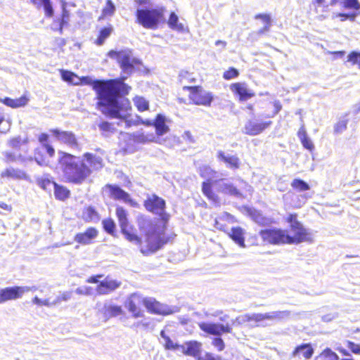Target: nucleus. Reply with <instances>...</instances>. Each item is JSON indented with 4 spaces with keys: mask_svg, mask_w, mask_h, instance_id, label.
<instances>
[{
    "mask_svg": "<svg viewBox=\"0 0 360 360\" xmlns=\"http://www.w3.org/2000/svg\"><path fill=\"white\" fill-rule=\"evenodd\" d=\"M143 304L148 311L159 315H169L175 311L167 304H162L152 297L144 298Z\"/></svg>",
    "mask_w": 360,
    "mask_h": 360,
    "instance_id": "f8f14e48",
    "label": "nucleus"
},
{
    "mask_svg": "<svg viewBox=\"0 0 360 360\" xmlns=\"http://www.w3.org/2000/svg\"><path fill=\"white\" fill-rule=\"evenodd\" d=\"M238 75V71L236 68H231L224 72L223 77L225 79H231L236 77Z\"/></svg>",
    "mask_w": 360,
    "mask_h": 360,
    "instance_id": "864d4df0",
    "label": "nucleus"
},
{
    "mask_svg": "<svg viewBox=\"0 0 360 360\" xmlns=\"http://www.w3.org/2000/svg\"><path fill=\"white\" fill-rule=\"evenodd\" d=\"M108 56L117 60L123 72L127 75L131 74L134 66L140 63L139 60L133 57L131 51L129 49L120 51H110Z\"/></svg>",
    "mask_w": 360,
    "mask_h": 360,
    "instance_id": "6e6552de",
    "label": "nucleus"
},
{
    "mask_svg": "<svg viewBox=\"0 0 360 360\" xmlns=\"http://www.w3.org/2000/svg\"><path fill=\"white\" fill-rule=\"evenodd\" d=\"M212 345L217 349L218 351L221 352L224 350L225 347L224 342L221 338H216L212 341Z\"/></svg>",
    "mask_w": 360,
    "mask_h": 360,
    "instance_id": "4d7b16f0",
    "label": "nucleus"
},
{
    "mask_svg": "<svg viewBox=\"0 0 360 360\" xmlns=\"http://www.w3.org/2000/svg\"><path fill=\"white\" fill-rule=\"evenodd\" d=\"M229 234L233 240H234L240 247H245L244 233L241 228L233 227L231 229V232Z\"/></svg>",
    "mask_w": 360,
    "mask_h": 360,
    "instance_id": "473e14b6",
    "label": "nucleus"
},
{
    "mask_svg": "<svg viewBox=\"0 0 360 360\" xmlns=\"http://www.w3.org/2000/svg\"><path fill=\"white\" fill-rule=\"evenodd\" d=\"M201 349V343L197 341H189L181 346V352L186 355L197 357Z\"/></svg>",
    "mask_w": 360,
    "mask_h": 360,
    "instance_id": "5701e85b",
    "label": "nucleus"
},
{
    "mask_svg": "<svg viewBox=\"0 0 360 360\" xmlns=\"http://www.w3.org/2000/svg\"><path fill=\"white\" fill-rule=\"evenodd\" d=\"M104 230L109 234L113 235L115 231V223L112 219H105L102 221Z\"/></svg>",
    "mask_w": 360,
    "mask_h": 360,
    "instance_id": "c03bdc74",
    "label": "nucleus"
},
{
    "mask_svg": "<svg viewBox=\"0 0 360 360\" xmlns=\"http://www.w3.org/2000/svg\"><path fill=\"white\" fill-rule=\"evenodd\" d=\"M198 360H221L220 356H215L212 354L207 353L204 357H199Z\"/></svg>",
    "mask_w": 360,
    "mask_h": 360,
    "instance_id": "0e129e2a",
    "label": "nucleus"
},
{
    "mask_svg": "<svg viewBox=\"0 0 360 360\" xmlns=\"http://www.w3.org/2000/svg\"><path fill=\"white\" fill-rule=\"evenodd\" d=\"M271 121L261 122L250 120L245 124L243 133L250 136H256L262 133L271 124Z\"/></svg>",
    "mask_w": 360,
    "mask_h": 360,
    "instance_id": "dca6fc26",
    "label": "nucleus"
},
{
    "mask_svg": "<svg viewBox=\"0 0 360 360\" xmlns=\"http://www.w3.org/2000/svg\"><path fill=\"white\" fill-rule=\"evenodd\" d=\"M131 139L138 143H146L153 142L155 140V136L153 134H144L142 131H136L129 135Z\"/></svg>",
    "mask_w": 360,
    "mask_h": 360,
    "instance_id": "c85d7f7f",
    "label": "nucleus"
},
{
    "mask_svg": "<svg viewBox=\"0 0 360 360\" xmlns=\"http://www.w3.org/2000/svg\"><path fill=\"white\" fill-rule=\"evenodd\" d=\"M347 61L353 65H358L360 69V53L352 51L347 56Z\"/></svg>",
    "mask_w": 360,
    "mask_h": 360,
    "instance_id": "8fccbe9b",
    "label": "nucleus"
},
{
    "mask_svg": "<svg viewBox=\"0 0 360 360\" xmlns=\"http://www.w3.org/2000/svg\"><path fill=\"white\" fill-rule=\"evenodd\" d=\"M84 157L89 165L88 167L91 169V172L92 170H98L103 167V159L100 156L86 153L84 155Z\"/></svg>",
    "mask_w": 360,
    "mask_h": 360,
    "instance_id": "cd10ccee",
    "label": "nucleus"
},
{
    "mask_svg": "<svg viewBox=\"0 0 360 360\" xmlns=\"http://www.w3.org/2000/svg\"><path fill=\"white\" fill-rule=\"evenodd\" d=\"M218 192L229 195L231 196L240 198L242 196L241 193L229 181L220 179L216 180L214 184Z\"/></svg>",
    "mask_w": 360,
    "mask_h": 360,
    "instance_id": "f3484780",
    "label": "nucleus"
},
{
    "mask_svg": "<svg viewBox=\"0 0 360 360\" xmlns=\"http://www.w3.org/2000/svg\"><path fill=\"white\" fill-rule=\"evenodd\" d=\"M72 297V292H63L61 295V296H58L57 297H60V302L61 300L63 301H68Z\"/></svg>",
    "mask_w": 360,
    "mask_h": 360,
    "instance_id": "774afa93",
    "label": "nucleus"
},
{
    "mask_svg": "<svg viewBox=\"0 0 360 360\" xmlns=\"http://www.w3.org/2000/svg\"><path fill=\"white\" fill-rule=\"evenodd\" d=\"M21 297L20 286L7 287L0 289V301L2 303L11 300H17Z\"/></svg>",
    "mask_w": 360,
    "mask_h": 360,
    "instance_id": "412c9836",
    "label": "nucleus"
},
{
    "mask_svg": "<svg viewBox=\"0 0 360 360\" xmlns=\"http://www.w3.org/2000/svg\"><path fill=\"white\" fill-rule=\"evenodd\" d=\"M198 326L203 332L215 336H220L222 333H229L232 330L229 324L200 322L198 323Z\"/></svg>",
    "mask_w": 360,
    "mask_h": 360,
    "instance_id": "ddd939ff",
    "label": "nucleus"
},
{
    "mask_svg": "<svg viewBox=\"0 0 360 360\" xmlns=\"http://www.w3.org/2000/svg\"><path fill=\"white\" fill-rule=\"evenodd\" d=\"M21 295H22L24 293L30 292V291H35L37 290V286H20Z\"/></svg>",
    "mask_w": 360,
    "mask_h": 360,
    "instance_id": "338daca9",
    "label": "nucleus"
},
{
    "mask_svg": "<svg viewBox=\"0 0 360 360\" xmlns=\"http://www.w3.org/2000/svg\"><path fill=\"white\" fill-rule=\"evenodd\" d=\"M348 348L354 354H360V345L354 342L349 341L347 343Z\"/></svg>",
    "mask_w": 360,
    "mask_h": 360,
    "instance_id": "680f3d73",
    "label": "nucleus"
},
{
    "mask_svg": "<svg viewBox=\"0 0 360 360\" xmlns=\"http://www.w3.org/2000/svg\"><path fill=\"white\" fill-rule=\"evenodd\" d=\"M313 354L314 349L310 344H302L295 347L292 353V356L299 359L303 357L305 359H309L311 357Z\"/></svg>",
    "mask_w": 360,
    "mask_h": 360,
    "instance_id": "393cba45",
    "label": "nucleus"
},
{
    "mask_svg": "<svg viewBox=\"0 0 360 360\" xmlns=\"http://www.w3.org/2000/svg\"><path fill=\"white\" fill-rule=\"evenodd\" d=\"M144 299L139 294H131L126 301L125 306L131 312L134 317H141L143 314L141 312L140 306L143 304Z\"/></svg>",
    "mask_w": 360,
    "mask_h": 360,
    "instance_id": "2eb2a0df",
    "label": "nucleus"
},
{
    "mask_svg": "<svg viewBox=\"0 0 360 360\" xmlns=\"http://www.w3.org/2000/svg\"><path fill=\"white\" fill-rule=\"evenodd\" d=\"M200 175L205 179L207 181H204L202 185V191L203 194L214 204L219 205V198L217 194H215L212 189V185L214 184L216 180L214 178L218 177L217 173L212 170L209 166H202L199 168Z\"/></svg>",
    "mask_w": 360,
    "mask_h": 360,
    "instance_id": "0eeeda50",
    "label": "nucleus"
},
{
    "mask_svg": "<svg viewBox=\"0 0 360 360\" xmlns=\"http://www.w3.org/2000/svg\"><path fill=\"white\" fill-rule=\"evenodd\" d=\"M54 194L57 199L64 200L68 198L70 191L64 186H59L57 184L54 185Z\"/></svg>",
    "mask_w": 360,
    "mask_h": 360,
    "instance_id": "4c0bfd02",
    "label": "nucleus"
},
{
    "mask_svg": "<svg viewBox=\"0 0 360 360\" xmlns=\"http://www.w3.org/2000/svg\"><path fill=\"white\" fill-rule=\"evenodd\" d=\"M98 231L94 227L88 228L84 232L78 233L75 235L74 240L82 245H90L98 236Z\"/></svg>",
    "mask_w": 360,
    "mask_h": 360,
    "instance_id": "a211bd4d",
    "label": "nucleus"
},
{
    "mask_svg": "<svg viewBox=\"0 0 360 360\" xmlns=\"http://www.w3.org/2000/svg\"><path fill=\"white\" fill-rule=\"evenodd\" d=\"M217 158L220 161H223L231 169H238L239 167L240 161L238 157L236 155H232L229 153H225L224 152L219 150L217 152Z\"/></svg>",
    "mask_w": 360,
    "mask_h": 360,
    "instance_id": "bb28decb",
    "label": "nucleus"
},
{
    "mask_svg": "<svg viewBox=\"0 0 360 360\" xmlns=\"http://www.w3.org/2000/svg\"><path fill=\"white\" fill-rule=\"evenodd\" d=\"M32 303L39 307H51L60 303V297H56L54 300L50 301V299L42 300L36 296L33 298Z\"/></svg>",
    "mask_w": 360,
    "mask_h": 360,
    "instance_id": "c9c22d12",
    "label": "nucleus"
},
{
    "mask_svg": "<svg viewBox=\"0 0 360 360\" xmlns=\"http://www.w3.org/2000/svg\"><path fill=\"white\" fill-rule=\"evenodd\" d=\"M342 6L347 9H360V3L358 0H342Z\"/></svg>",
    "mask_w": 360,
    "mask_h": 360,
    "instance_id": "49530a36",
    "label": "nucleus"
},
{
    "mask_svg": "<svg viewBox=\"0 0 360 360\" xmlns=\"http://www.w3.org/2000/svg\"><path fill=\"white\" fill-rule=\"evenodd\" d=\"M38 185L43 188L45 191H51L52 188H54V185L56 184L53 181H51L50 179L47 178H41L40 179H38L37 181Z\"/></svg>",
    "mask_w": 360,
    "mask_h": 360,
    "instance_id": "a18cd8bd",
    "label": "nucleus"
},
{
    "mask_svg": "<svg viewBox=\"0 0 360 360\" xmlns=\"http://www.w3.org/2000/svg\"><path fill=\"white\" fill-rule=\"evenodd\" d=\"M120 285L121 282L107 277L99 283L96 292L100 295H106L115 290Z\"/></svg>",
    "mask_w": 360,
    "mask_h": 360,
    "instance_id": "6ab92c4d",
    "label": "nucleus"
},
{
    "mask_svg": "<svg viewBox=\"0 0 360 360\" xmlns=\"http://www.w3.org/2000/svg\"><path fill=\"white\" fill-rule=\"evenodd\" d=\"M122 309L117 305L105 303L103 308V313L106 319L117 316L121 314Z\"/></svg>",
    "mask_w": 360,
    "mask_h": 360,
    "instance_id": "7c9ffc66",
    "label": "nucleus"
},
{
    "mask_svg": "<svg viewBox=\"0 0 360 360\" xmlns=\"http://www.w3.org/2000/svg\"><path fill=\"white\" fill-rule=\"evenodd\" d=\"M68 16V13L65 11H63V17L62 19L59 22V27H58V31L60 34L63 33V27L65 23H67V21L65 20V18Z\"/></svg>",
    "mask_w": 360,
    "mask_h": 360,
    "instance_id": "e2e57ef3",
    "label": "nucleus"
},
{
    "mask_svg": "<svg viewBox=\"0 0 360 360\" xmlns=\"http://www.w3.org/2000/svg\"><path fill=\"white\" fill-rule=\"evenodd\" d=\"M58 164L64 177L75 184H82L91 174V169L79 157L59 151Z\"/></svg>",
    "mask_w": 360,
    "mask_h": 360,
    "instance_id": "7ed1b4c3",
    "label": "nucleus"
},
{
    "mask_svg": "<svg viewBox=\"0 0 360 360\" xmlns=\"http://www.w3.org/2000/svg\"><path fill=\"white\" fill-rule=\"evenodd\" d=\"M320 356L327 360H339L338 354L333 352L330 348L325 349Z\"/></svg>",
    "mask_w": 360,
    "mask_h": 360,
    "instance_id": "de8ad7c7",
    "label": "nucleus"
},
{
    "mask_svg": "<svg viewBox=\"0 0 360 360\" xmlns=\"http://www.w3.org/2000/svg\"><path fill=\"white\" fill-rule=\"evenodd\" d=\"M291 186L298 191H305L309 190L310 188L309 184L307 182L300 179H294L291 183Z\"/></svg>",
    "mask_w": 360,
    "mask_h": 360,
    "instance_id": "79ce46f5",
    "label": "nucleus"
},
{
    "mask_svg": "<svg viewBox=\"0 0 360 360\" xmlns=\"http://www.w3.org/2000/svg\"><path fill=\"white\" fill-rule=\"evenodd\" d=\"M347 123L348 120L347 119H343L338 122L334 127L335 133L341 134L345 131L347 129Z\"/></svg>",
    "mask_w": 360,
    "mask_h": 360,
    "instance_id": "09e8293b",
    "label": "nucleus"
},
{
    "mask_svg": "<svg viewBox=\"0 0 360 360\" xmlns=\"http://www.w3.org/2000/svg\"><path fill=\"white\" fill-rule=\"evenodd\" d=\"M181 345L174 343L170 338H166L165 341V347L167 349L181 350Z\"/></svg>",
    "mask_w": 360,
    "mask_h": 360,
    "instance_id": "603ef678",
    "label": "nucleus"
},
{
    "mask_svg": "<svg viewBox=\"0 0 360 360\" xmlns=\"http://www.w3.org/2000/svg\"><path fill=\"white\" fill-rule=\"evenodd\" d=\"M179 80L181 82H184L185 80H188L191 82H195V79L192 77L187 71H181L179 75Z\"/></svg>",
    "mask_w": 360,
    "mask_h": 360,
    "instance_id": "5fc2aeb1",
    "label": "nucleus"
},
{
    "mask_svg": "<svg viewBox=\"0 0 360 360\" xmlns=\"http://www.w3.org/2000/svg\"><path fill=\"white\" fill-rule=\"evenodd\" d=\"M138 226L144 234L145 244H143L141 238L136 233L129 231V227L121 231L128 241L139 246L143 255L155 253L167 243L165 236V226L154 224L150 219L143 216L138 218Z\"/></svg>",
    "mask_w": 360,
    "mask_h": 360,
    "instance_id": "f03ea898",
    "label": "nucleus"
},
{
    "mask_svg": "<svg viewBox=\"0 0 360 360\" xmlns=\"http://www.w3.org/2000/svg\"><path fill=\"white\" fill-rule=\"evenodd\" d=\"M89 290L90 288L89 287H79L77 288L75 290V292L78 295H89Z\"/></svg>",
    "mask_w": 360,
    "mask_h": 360,
    "instance_id": "69168bd1",
    "label": "nucleus"
},
{
    "mask_svg": "<svg viewBox=\"0 0 360 360\" xmlns=\"http://www.w3.org/2000/svg\"><path fill=\"white\" fill-rule=\"evenodd\" d=\"M98 128L103 131H111L113 129L112 125L108 122H102L98 124Z\"/></svg>",
    "mask_w": 360,
    "mask_h": 360,
    "instance_id": "13d9d810",
    "label": "nucleus"
},
{
    "mask_svg": "<svg viewBox=\"0 0 360 360\" xmlns=\"http://www.w3.org/2000/svg\"><path fill=\"white\" fill-rule=\"evenodd\" d=\"M30 101L29 97L26 95H23L19 98L13 99L8 97H6L4 98H0V102L4 103V105L11 107L12 108H18L21 107H25L27 105Z\"/></svg>",
    "mask_w": 360,
    "mask_h": 360,
    "instance_id": "a878e982",
    "label": "nucleus"
},
{
    "mask_svg": "<svg viewBox=\"0 0 360 360\" xmlns=\"http://www.w3.org/2000/svg\"><path fill=\"white\" fill-rule=\"evenodd\" d=\"M285 221L289 224V230L286 231L288 244L313 242L314 235L312 232L306 229L303 224L297 220V214H288L285 218Z\"/></svg>",
    "mask_w": 360,
    "mask_h": 360,
    "instance_id": "20e7f679",
    "label": "nucleus"
},
{
    "mask_svg": "<svg viewBox=\"0 0 360 360\" xmlns=\"http://www.w3.org/2000/svg\"><path fill=\"white\" fill-rule=\"evenodd\" d=\"M133 101L134 105L139 111L143 112L148 110L149 103L145 98L142 96H136L134 98Z\"/></svg>",
    "mask_w": 360,
    "mask_h": 360,
    "instance_id": "58836bf2",
    "label": "nucleus"
},
{
    "mask_svg": "<svg viewBox=\"0 0 360 360\" xmlns=\"http://www.w3.org/2000/svg\"><path fill=\"white\" fill-rule=\"evenodd\" d=\"M303 146L309 150H312L314 148V146L312 143V141H311V139L307 136L302 140H300Z\"/></svg>",
    "mask_w": 360,
    "mask_h": 360,
    "instance_id": "bf43d9fd",
    "label": "nucleus"
},
{
    "mask_svg": "<svg viewBox=\"0 0 360 360\" xmlns=\"http://www.w3.org/2000/svg\"><path fill=\"white\" fill-rule=\"evenodd\" d=\"M27 143V139H22L20 136H16L9 140L8 144L14 149H18L22 144Z\"/></svg>",
    "mask_w": 360,
    "mask_h": 360,
    "instance_id": "37998d69",
    "label": "nucleus"
},
{
    "mask_svg": "<svg viewBox=\"0 0 360 360\" xmlns=\"http://www.w3.org/2000/svg\"><path fill=\"white\" fill-rule=\"evenodd\" d=\"M106 189L108 190L110 195L115 200H122L124 202H131V200L129 193L122 190L117 185H107Z\"/></svg>",
    "mask_w": 360,
    "mask_h": 360,
    "instance_id": "4be33fe9",
    "label": "nucleus"
},
{
    "mask_svg": "<svg viewBox=\"0 0 360 360\" xmlns=\"http://www.w3.org/2000/svg\"><path fill=\"white\" fill-rule=\"evenodd\" d=\"M231 90L239 96L242 101H247L255 96V93L245 83H235L230 86Z\"/></svg>",
    "mask_w": 360,
    "mask_h": 360,
    "instance_id": "aec40b11",
    "label": "nucleus"
},
{
    "mask_svg": "<svg viewBox=\"0 0 360 360\" xmlns=\"http://www.w3.org/2000/svg\"><path fill=\"white\" fill-rule=\"evenodd\" d=\"M168 25L170 28L173 30H176L178 31L184 30V25L181 23H179V18L176 14L172 12L168 20Z\"/></svg>",
    "mask_w": 360,
    "mask_h": 360,
    "instance_id": "ea45409f",
    "label": "nucleus"
},
{
    "mask_svg": "<svg viewBox=\"0 0 360 360\" xmlns=\"http://www.w3.org/2000/svg\"><path fill=\"white\" fill-rule=\"evenodd\" d=\"M50 131L53 136L60 143L65 144L70 148H77L78 141L74 133L68 131H60L59 129H51Z\"/></svg>",
    "mask_w": 360,
    "mask_h": 360,
    "instance_id": "4468645a",
    "label": "nucleus"
},
{
    "mask_svg": "<svg viewBox=\"0 0 360 360\" xmlns=\"http://www.w3.org/2000/svg\"><path fill=\"white\" fill-rule=\"evenodd\" d=\"M290 312L289 311H276L264 314L254 313L245 314L238 316L236 321L239 324L245 322H255L254 326L266 327L270 325V323L281 321L289 318Z\"/></svg>",
    "mask_w": 360,
    "mask_h": 360,
    "instance_id": "39448f33",
    "label": "nucleus"
},
{
    "mask_svg": "<svg viewBox=\"0 0 360 360\" xmlns=\"http://www.w3.org/2000/svg\"><path fill=\"white\" fill-rule=\"evenodd\" d=\"M137 22L147 29H156L163 17L162 9H137L136 13Z\"/></svg>",
    "mask_w": 360,
    "mask_h": 360,
    "instance_id": "423d86ee",
    "label": "nucleus"
},
{
    "mask_svg": "<svg viewBox=\"0 0 360 360\" xmlns=\"http://www.w3.org/2000/svg\"><path fill=\"white\" fill-rule=\"evenodd\" d=\"M4 156L6 158V161L8 162H17L22 158L20 154L17 155L14 153L8 151L4 153Z\"/></svg>",
    "mask_w": 360,
    "mask_h": 360,
    "instance_id": "3c124183",
    "label": "nucleus"
},
{
    "mask_svg": "<svg viewBox=\"0 0 360 360\" xmlns=\"http://www.w3.org/2000/svg\"><path fill=\"white\" fill-rule=\"evenodd\" d=\"M144 206L148 211L158 215L163 221L168 220L169 215L165 212L166 202L159 196L154 194L148 197L144 201Z\"/></svg>",
    "mask_w": 360,
    "mask_h": 360,
    "instance_id": "1a4fd4ad",
    "label": "nucleus"
},
{
    "mask_svg": "<svg viewBox=\"0 0 360 360\" xmlns=\"http://www.w3.org/2000/svg\"><path fill=\"white\" fill-rule=\"evenodd\" d=\"M115 10L116 8L113 2L111 0H107L105 6L102 10V15L99 19L112 17L114 15Z\"/></svg>",
    "mask_w": 360,
    "mask_h": 360,
    "instance_id": "e433bc0d",
    "label": "nucleus"
},
{
    "mask_svg": "<svg viewBox=\"0 0 360 360\" xmlns=\"http://www.w3.org/2000/svg\"><path fill=\"white\" fill-rule=\"evenodd\" d=\"M184 89L190 91L189 98L195 105L210 106L213 101L212 94L199 86H184Z\"/></svg>",
    "mask_w": 360,
    "mask_h": 360,
    "instance_id": "9b49d317",
    "label": "nucleus"
},
{
    "mask_svg": "<svg viewBox=\"0 0 360 360\" xmlns=\"http://www.w3.org/2000/svg\"><path fill=\"white\" fill-rule=\"evenodd\" d=\"M167 119L162 114H158L154 120V127L155 128L156 135L158 136L167 134L169 131L167 125Z\"/></svg>",
    "mask_w": 360,
    "mask_h": 360,
    "instance_id": "b1692460",
    "label": "nucleus"
},
{
    "mask_svg": "<svg viewBox=\"0 0 360 360\" xmlns=\"http://www.w3.org/2000/svg\"><path fill=\"white\" fill-rule=\"evenodd\" d=\"M32 4L37 8L43 6L46 17L51 18L53 15V8L51 0H32Z\"/></svg>",
    "mask_w": 360,
    "mask_h": 360,
    "instance_id": "2f4dec72",
    "label": "nucleus"
},
{
    "mask_svg": "<svg viewBox=\"0 0 360 360\" xmlns=\"http://www.w3.org/2000/svg\"><path fill=\"white\" fill-rule=\"evenodd\" d=\"M1 177H7L13 179H26V174L21 169L8 167L1 172Z\"/></svg>",
    "mask_w": 360,
    "mask_h": 360,
    "instance_id": "c756f323",
    "label": "nucleus"
},
{
    "mask_svg": "<svg viewBox=\"0 0 360 360\" xmlns=\"http://www.w3.org/2000/svg\"><path fill=\"white\" fill-rule=\"evenodd\" d=\"M82 218L88 222H97L99 220V215L94 208L88 207L84 210Z\"/></svg>",
    "mask_w": 360,
    "mask_h": 360,
    "instance_id": "f704fd0d",
    "label": "nucleus"
},
{
    "mask_svg": "<svg viewBox=\"0 0 360 360\" xmlns=\"http://www.w3.org/2000/svg\"><path fill=\"white\" fill-rule=\"evenodd\" d=\"M112 31V27L111 25L101 29L100 31V33H99V36L96 42V44L98 46L102 45L104 43L105 40L108 37H109Z\"/></svg>",
    "mask_w": 360,
    "mask_h": 360,
    "instance_id": "a19ab883",
    "label": "nucleus"
},
{
    "mask_svg": "<svg viewBox=\"0 0 360 360\" xmlns=\"http://www.w3.org/2000/svg\"><path fill=\"white\" fill-rule=\"evenodd\" d=\"M255 19L262 20L264 24H271V18L269 14H257L255 15Z\"/></svg>",
    "mask_w": 360,
    "mask_h": 360,
    "instance_id": "052dcab7",
    "label": "nucleus"
},
{
    "mask_svg": "<svg viewBox=\"0 0 360 360\" xmlns=\"http://www.w3.org/2000/svg\"><path fill=\"white\" fill-rule=\"evenodd\" d=\"M81 80L96 92L98 108L103 114L121 120L126 127L136 124L130 117V102L124 97L131 88L122 80L103 81L91 77H83Z\"/></svg>",
    "mask_w": 360,
    "mask_h": 360,
    "instance_id": "f257e3e1",
    "label": "nucleus"
},
{
    "mask_svg": "<svg viewBox=\"0 0 360 360\" xmlns=\"http://www.w3.org/2000/svg\"><path fill=\"white\" fill-rule=\"evenodd\" d=\"M263 241L272 245L288 244L286 231L281 229H266L259 231Z\"/></svg>",
    "mask_w": 360,
    "mask_h": 360,
    "instance_id": "9d476101",
    "label": "nucleus"
},
{
    "mask_svg": "<svg viewBox=\"0 0 360 360\" xmlns=\"http://www.w3.org/2000/svg\"><path fill=\"white\" fill-rule=\"evenodd\" d=\"M116 216L118 219L121 231L129 227L128 214L122 207L116 208Z\"/></svg>",
    "mask_w": 360,
    "mask_h": 360,
    "instance_id": "72a5a7b5",
    "label": "nucleus"
},
{
    "mask_svg": "<svg viewBox=\"0 0 360 360\" xmlns=\"http://www.w3.org/2000/svg\"><path fill=\"white\" fill-rule=\"evenodd\" d=\"M61 77L64 81L72 83L73 79L76 77V75L70 71L62 70Z\"/></svg>",
    "mask_w": 360,
    "mask_h": 360,
    "instance_id": "6e6d98bb",
    "label": "nucleus"
}]
</instances>
